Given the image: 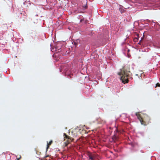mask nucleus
<instances>
[{
	"label": "nucleus",
	"mask_w": 160,
	"mask_h": 160,
	"mask_svg": "<svg viewBox=\"0 0 160 160\" xmlns=\"http://www.w3.org/2000/svg\"><path fill=\"white\" fill-rule=\"evenodd\" d=\"M121 72L118 73V75L120 76V79L121 81L124 84L128 83V80L127 77V75L124 68L122 70L121 69Z\"/></svg>",
	"instance_id": "nucleus-1"
},
{
	"label": "nucleus",
	"mask_w": 160,
	"mask_h": 160,
	"mask_svg": "<svg viewBox=\"0 0 160 160\" xmlns=\"http://www.w3.org/2000/svg\"><path fill=\"white\" fill-rule=\"evenodd\" d=\"M60 72L62 71L65 73V76H67V78H71V76L70 75L69 71V68L68 64L62 65L61 67V69L59 70Z\"/></svg>",
	"instance_id": "nucleus-2"
},
{
	"label": "nucleus",
	"mask_w": 160,
	"mask_h": 160,
	"mask_svg": "<svg viewBox=\"0 0 160 160\" xmlns=\"http://www.w3.org/2000/svg\"><path fill=\"white\" fill-rule=\"evenodd\" d=\"M48 3L51 4V5L54 6L57 4L56 0H46Z\"/></svg>",
	"instance_id": "nucleus-3"
},
{
	"label": "nucleus",
	"mask_w": 160,
	"mask_h": 160,
	"mask_svg": "<svg viewBox=\"0 0 160 160\" xmlns=\"http://www.w3.org/2000/svg\"><path fill=\"white\" fill-rule=\"evenodd\" d=\"M97 121L98 123L104 124L106 123V121L105 120H102L101 118L98 119H97Z\"/></svg>",
	"instance_id": "nucleus-4"
},
{
	"label": "nucleus",
	"mask_w": 160,
	"mask_h": 160,
	"mask_svg": "<svg viewBox=\"0 0 160 160\" xmlns=\"http://www.w3.org/2000/svg\"><path fill=\"white\" fill-rule=\"evenodd\" d=\"M55 50L58 51L59 52H61V48H59V47L56 45L55 47Z\"/></svg>",
	"instance_id": "nucleus-5"
},
{
	"label": "nucleus",
	"mask_w": 160,
	"mask_h": 160,
	"mask_svg": "<svg viewBox=\"0 0 160 160\" xmlns=\"http://www.w3.org/2000/svg\"><path fill=\"white\" fill-rule=\"evenodd\" d=\"M80 42V40L78 39H77L76 41H73V43L75 47H76L78 46V43H79Z\"/></svg>",
	"instance_id": "nucleus-6"
},
{
	"label": "nucleus",
	"mask_w": 160,
	"mask_h": 160,
	"mask_svg": "<svg viewBox=\"0 0 160 160\" xmlns=\"http://www.w3.org/2000/svg\"><path fill=\"white\" fill-rule=\"evenodd\" d=\"M122 51H123V53L125 54V52H124V51L125 52H129L130 51V50L129 49H128V48H123V49H122Z\"/></svg>",
	"instance_id": "nucleus-7"
},
{
	"label": "nucleus",
	"mask_w": 160,
	"mask_h": 160,
	"mask_svg": "<svg viewBox=\"0 0 160 160\" xmlns=\"http://www.w3.org/2000/svg\"><path fill=\"white\" fill-rule=\"evenodd\" d=\"M87 2H86V3L85 5H82V9L83 10H85L87 8L88 6L87 5Z\"/></svg>",
	"instance_id": "nucleus-8"
},
{
	"label": "nucleus",
	"mask_w": 160,
	"mask_h": 160,
	"mask_svg": "<svg viewBox=\"0 0 160 160\" xmlns=\"http://www.w3.org/2000/svg\"><path fill=\"white\" fill-rule=\"evenodd\" d=\"M139 35L138 34L137 35V37L135 38H134L133 40L134 42H136L137 40H138L139 38Z\"/></svg>",
	"instance_id": "nucleus-9"
},
{
	"label": "nucleus",
	"mask_w": 160,
	"mask_h": 160,
	"mask_svg": "<svg viewBox=\"0 0 160 160\" xmlns=\"http://www.w3.org/2000/svg\"><path fill=\"white\" fill-rule=\"evenodd\" d=\"M119 10L120 12L122 13H123L124 12V10L123 9H122V8H119Z\"/></svg>",
	"instance_id": "nucleus-10"
},
{
	"label": "nucleus",
	"mask_w": 160,
	"mask_h": 160,
	"mask_svg": "<svg viewBox=\"0 0 160 160\" xmlns=\"http://www.w3.org/2000/svg\"><path fill=\"white\" fill-rule=\"evenodd\" d=\"M89 159H90L92 160H93L94 159V158L91 155H89Z\"/></svg>",
	"instance_id": "nucleus-11"
},
{
	"label": "nucleus",
	"mask_w": 160,
	"mask_h": 160,
	"mask_svg": "<svg viewBox=\"0 0 160 160\" xmlns=\"http://www.w3.org/2000/svg\"><path fill=\"white\" fill-rule=\"evenodd\" d=\"M142 52H148V49L147 48H146V49H142Z\"/></svg>",
	"instance_id": "nucleus-12"
},
{
	"label": "nucleus",
	"mask_w": 160,
	"mask_h": 160,
	"mask_svg": "<svg viewBox=\"0 0 160 160\" xmlns=\"http://www.w3.org/2000/svg\"><path fill=\"white\" fill-rule=\"evenodd\" d=\"M142 37L141 38L140 40L139 41V42L138 43V44H141V41H142Z\"/></svg>",
	"instance_id": "nucleus-13"
},
{
	"label": "nucleus",
	"mask_w": 160,
	"mask_h": 160,
	"mask_svg": "<svg viewBox=\"0 0 160 160\" xmlns=\"http://www.w3.org/2000/svg\"><path fill=\"white\" fill-rule=\"evenodd\" d=\"M142 37L141 38L140 40L139 41V42L138 43V44H141V41H142Z\"/></svg>",
	"instance_id": "nucleus-14"
},
{
	"label": "nucleus",
	"mask_w": 160,
	"mask_h": 160,
	"mask_svg": "<svg viewBox=\"0 0 160 160\" xmlns=\"http://www.w3.org/2000/svg\"><path fill=\"white\" fill-rule=\"evenodd\" d=\"M160 85V84L159 83H157L156 84V86H155V87H156L157 86H159Z\"/></svg>",
	"instance_id": "nucleus-15"
},
{
	"label": "nucleus",
	"mask_w": 160,
	"mask_h": 160,
	"mask_svg": "<svg viewBox=\"0 0 160 160\" xmlns=\"http://www.w3.org/2000/svg\"><path fill=\"white\" fill-rule=\"evenodd\" d=\"M130 144L132 147H134V144L132 142H131Z\"/></svg>",
	"instance_id": "nucleus-16"
},
{
	"label": "nucleus",
	"mask_w": 160,
	"mask_h": 160,
	"mask_svg": "<svg viewBox=\"0 0 160 160\" xmlns=\"http://www.w3.org/2000/svg\"><path fill=\"white\" fill-rule=\"evenodd\" d=\"M102 77L100 76H99L98 77L97 76V78L98 79H100Z\"/></svg>",
	"instance_id": "nucleus-17"
},
{
	"label": "nucleus",
	"mask_w": 160,
	"mask_h": 160,
	"mask_svg": "<svg viewBox=\"0 0 160 160\" xmlns=\"http://www.w3.org/2000/svg\"><path fill=\"white\" fill-rule=\"evenodd\" d=\"M4 2L3 0H0V3H2Z\"/></svg>",
	"instance_id": "nucleus-18"
},
{
	"label": "nucleus",
	"mask_w": 160,
	"mask_h": 160,
	"mask_svg": "<svg viewBox=\"0 0 160 160\" xmlns=\"http://www.w3.org/2000/svg\"><path fill=\"white\" fill-rule=\"evenodd\" d=\"M140 134H141L143 136H144V133L143 132H140Z\"/></svg>",
	"instance_id": "nucleus-19"
},
{
	"label": "nucleus",
	"mask_w": 160,
	"mask_h": 160,
	"mask_svg": "<svg viewBox=\"0 0 160 160\" xmlns=\"http://www.w3.org/2000/svg\"><path fill=\"white\" fill-rule=\"evenodd\" d=\"M156 24L158 26V27H160V25L158 22H157L156 23Z\"/></svg>",
	"instance_id": "nucleus-20"
},
{
	"label": "nucleus",
	"mask_w": 160,
	"mask_h": 160,
	"mask_svg": "<svg viewBox=\"0 0 160 160\" xmlns=\"http://www.w3.org/2000/svg\"><path fill=\"white\" fill-rule=\"evenodd\" d=\"M139 120H140V122H141V124L143 125V124L142 122V121L141 119H139Z\"/></svg>",
	"instance_id": "nucleus-21"
},
{
	"label": "nucleus",
	"mask_w": 160,
	"mask_h": 160,
	"mask_svg": "<svg viewBox=\"0 0 160 160\" xmlns=\"http://www.w3.org/2000/svg\"><path fill=\"white\" fill-rule=\"evenodd\" d=\"M139 120H140V122H141V124L143 125V124L142 122V121L141 119H139Z\"/></svg>",
	"instance_id": "nucleus-22"
},
{
	"label": "nucleus",
	"mask_w": 160,
	"mask_h": 160,
	"mask_svg": "<svg viewBox=\"0 0 160 160\" xmlns=\"http://www.w3.org/2000/svg\"><path fill=\"white\" fill-rule=\"evenodd\" d=\"M52 141H50V142H49V144H51L52 143Z\"/></svg>",
	"instance_id": "nucleus-23"
},
{
	"label": "nucleus",
	"mask_w": 160,
	"mask_h": 160,
	"mask_svg": "<svg viewBox=\"0 0 160 160\" xmlns=\"http://www.w3.org/2000/svg\"><path fill=\"white\" fill-rule=\"evenodd\" d=\"M131 115L133 117L135 115V113L134 114H133V113Z\"/></svg>",
	"instance_id": "nucleus-24"
},
{
	"label": "nucleus",
	"mask_w": 160,
	"mask_h": 160,
	"mask_svg": "<svg viewBox=\"0 0 160 160\" xmlns=\"http://www.w3.org/2000/svg\"><path fill=\"white\" fill-rule=\"evenodd\" d=\"M48 147H49V146H48V144L47 145V149H48Z\"/></svg>",
	"instance_id": "nucleus-25"
},
{
	"label": "nucleus",
	"mask_w": 160,
	"mask_h": 160,
	"mask_svg": "<svg viewBox=\"0 0 160 160\" xmlns=\"http://www.w3.org/2000/svg\"><path fill=\"white\" fill-rule=\"evenodd\" d=\"M27 3V2H23V4H24V5H25L26 4V3Z\"/></svg>",
	"instance_id": "nucleus-26"
},
{
	"label": "nucleus",
	"mask_w": 160,
	"mask_h": 160,
	"mask_svg": "<svg viewBox=\"0 0 160 160\" xmlns=\"http://www.w3.org/2000/svg\"><path fill=\"white\" fill-rule=\"evenodd\" d=\"M95 82L94 83H95V84L98 83V82H97V81H95Z\"/></svg>",
	"instance_id": "nucleus-27"
},
{
	"label": "nucleus",
	"mask_w": 160,
	"mask_h": 160,
	"mask_svg": "<svg viewBox=\"0 0 160 160\" xmlns=\"http://www.w3.org/2000/svg\"><path fill=\"white\" fill-rule=\"evenodd\" d=\"M135 115L137 116L138 115L137 112L135 113Z\"/></svg>",
	"instance_id": "nucleus-28"
},
{
	"label": "nucleus",
	"mask_w": 160,
	"mask_h": 160,
	"mask_svg": "<svg viewBox=\"0 0 160 160\" xmlns=\"http://www.w3.org/2000/svg\"><path fill=\"white\" fill-rule=\"evenodd\" d=\"M83 20L82 19H81L80 20V22H81V21H82Z\"/></svg>",
	"instance_id": "nucleus-29"
},
{
	"label": "nucleus",
	"mask_w": 160,
	"mask_h": 160,
	"mask_svg": "<svg viewBox=\"0 0 160 160\" xmlns=\"http://www.w3.org/2000/svg\"><path fill=\"white\" fill-rule=\"evenodd\" d=\"M148 25H149V24L148 23H147L146 26H148Z\"/></svg>",
	"instance_id": "nucleus-30"
},
{
	"label": "nucleus",
	"mask_w": 160,
	"mask_h": 160,
	"mask_svg": "<svg viewBox=\"0 0 160 160\" xmlns=\"http://www.w3.org/2000/svg\"><path fill=\"white\" fill-rule=\"evenodd\" d=\"M140 152H142V153H143V152H142V150H141Z\"/></svg>",
	"instance_id": "nucleus-31"
},
{
	"label": "nucleus",
	"mask_w": 160,
	"mask_h": 160,
	"mask_svg": "<svg viewBox=\"0 0 160 160\" xmlns=\"http://www.w3.org/2000/svg\"><path fill=\"white\" fill-rule=\"evenodd\" d=\"M147 20V21H148V22H150V21L149 20Z\"/></svg>",
	"instance_id": "nucleus-32"
},
{
	"label": "nucleus",
	"mask_w": 160,
	"mask_h": 160,
	"mask_svg": "<svg viewBox=\"0 0 160 160\" xmlns=\"http://www.w3.org/2000/svg\"><path fill=\"white\" fill-rule=\"evenodd\" d=\"M64 135H66V137H68V136H67V135H65V133L64 134Z\"/></svg>",
	"instance_id": "nucleus-33"
},
{
	"label": "nucleus",
	"mask_w": 160,
	"mask_h": 160,
	"mask_svg": "<svg viewBox=\"0 0 160 160\" xmlns=\"http://www.w3.org/2000/svg\"><path fill=\"white\" fill-rule=\"evenodd\" d=\"M153 23H155L154 22H152Z\"/></svg>",
	"instance_id": "nucleus-34"
},
{
	"label": "nucleus",
	"mask_w": 160,
	"mask_h": 160,
	"mask_svg": "<svg viewBox=\"0 0 160 160\" xmlns=\"http://www.w3.org/2000/svg\"><path fill=\"white\" fill-rule=\"evenodd\" d=\"M160 23V21L159 22Z\"/></svg>",
	"instance_id": "nucleus-35"
}]
</instances>
